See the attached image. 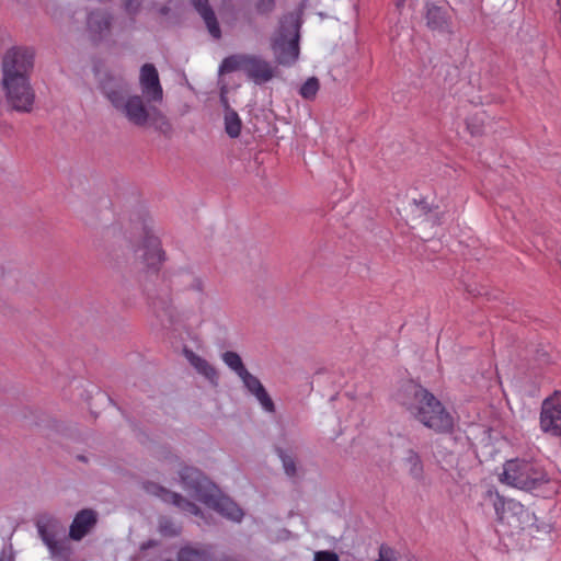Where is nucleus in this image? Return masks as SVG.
I'll return each mask as SVG.
<instances>
[{
    "instance_id": "1",
    "label": "nucleus",
    "mask_w": 561,
    "mask_h": 561,
    "mask_svg": "<svg viewBox=\"0 0 561 561\" xmlns=\"http://www.w3.org/2000/svg\"><path fill=\"white\" fill-rule=\"evenodd\" d=\"M398 401L425 427L437 434L453 433V415L442 401L423 386L413 381L403 383L398 392Z\"/></svg>"
},
{
    "instance_id": "2",
    "label": "nucleus",
    "mask_w": 561,
    "mask_h": 561,
    "mask_svg": "<svg viewBox=\"0 0 561 561\" xmlns=\"http://www.w3.org/2000/svg\"><path fill=\"white\" fill-rule=\"evenodd\" d=\"M172 290L183 300L190 302L198 312H203L207 294L202 277L188 270H182L174 274L172 284L164 290L147 289L150 307L154 316L163 323H172L174 319V307Z\"/></svg>"
},
{
    "instance_id": "3",
    "label": "nucleus",
    "mask_w": 561,
    "mask_h": 561,
    "mask_svg": "<svg viewBox=\"0 0 561 561\" xmlns=\"http://www.w3.org/2000/svg\"><path fill=\"white\" fill-rule=\"evenodd\" d=\"M144 95L134 94L117 111L129 124L138 128L152 127L170 137L173 127L168 117L156 106L147 104Z\"/></svg>"
},
{
    "instance_id": "4",
    "label": "nucleus",
    "mask_w": 561,
    "mask_h": 561,
    "mask_svg": "<svg viewBox=\"0 0 561 561\" xmlns=\"http://www.w3.org/2000/svg\"><path fill=\"white\" fill-rule=\"evenodd\" d=\"M500 480L520 490H533L548 482L549 478L539 463L516 458L504 463Z\"/></svg>"
},
{
    "instance_id": "5",
    "label": "nucleus",
    "mask_w": 561,
    "mask_h": 561,
    "mask_svg": "<svg viewBox=\"0 0 561 561\" xmlns=\"http://www.w3.org/2000/svg\"><path fill=\"white\" fill-rule=\"evenodd\" d=\"M242 71L249 80L262 85L275 77V68L264 58L257 55L236 54L226 57L220 67L219 73Z\"/></svg>"
},
{
    "instance_id": "6",
    "label": "nucleus",
    "mask_w": 561,
    "mask_h": 561,
    "mask_svg": "<svg viewBox=\"0 0 561 561\" xmlns=\"http://www.w3.org/2000/svg\"><path fill=\"white\" fill-rule=\"evenodd\" d=\"M131 248L135 262L148 273L157 274L167 261V253L162 248L161 240L148 226H142L141 233Z\"/></svg>"
},
{
    "instance_id": "7",
    "label": "nucleus",
    "mask_w": 561,
    "mask_h": 561,
    "mask_svg": "<svg viewBox=\"0 0 561 561\" xmlns=\"http://www.w3.org/2000/svg\"><path fill=\"white\" fill-rule=\"evenodd\" d=\"M299 23L294 16H285L272 43L275 60L282 66H291L299 56Z\"/></svg>"
},
{
    "instance_id": "8",
    "label": "nucleus",
    "mask_w": 561,
    "mask_h": 561,
    "mask_svg": "<svg viewBox=\"0 0 561 561\" xmlns=\"http://www.w3.org/2000/svg\"><path fill=\"white\" fill-rule=\"evenodd\" d=\"M1 87L10 111L18 113H31L33 111L36 95L30 79L25 77L2 78Z\"/></svg>"
},
{
    "instance_id": "9",
    "label": "nucleus",
    "mask_w": 561,
    "mask_h": 561,
    "mask_svg": "<svg viewBox=\"0 0 561 561\" xmlns=\"http://www.w3.org/2000/svg\"><path fill=\"white\" fill-rule=\"evenodd\" d=\"M35 51L31 47L14 46L9 48L2 57V78L30 79L34 68Z\"/></svg>"
},
{
    "instance_id": "10",
    "label": "nucleus",
    "mask_w": 561,
    "mask_h": 561,
    "mask_svg": "<svg viewBox=\"0 0 561 561\" xmlns=\"http://www.w3.org/2000/svg\"><path fill=\"white\" fill-rule=\"evenodd\" d=\"M180 481L196 500L206 505H218L214 502L215 485L202 470L192 466H183L179 471Z\"/></svg>"
},
{
    "instance_id": "11",
    "label": "nucleus",
    "mask_w": 561,
    "mask_h": 561,
    "mask_svg": "<svg viewBox=\"0 0 561 561\" xmlns=\"http://www.w3.org/2000/svg\"><path fill=\"white\" fill-rule=\"evenodd\" d=\"M540 428L553 436H561V392L554 391L541 404Z\"/></svg>"
},
{
    "instance_id": "12",
    "label": "nucleus",
    "mask_w": 561,
    "mask_h": 561,
    "mask_svg": "<svg viewBox=\"0 0 561 561\" xmlns=\"http://www.w3.org/2000/svg\"><path fill=\"white\" fill-rule=\"evenodd\" d=\"M101 91L110 101L116 112L124 105L126 100L134 94L130 93V85L123 77L105 75L101 81Z\"/></svg>"
},
{
    "instance_id": "13",
    "label": "nucleus",
    "mask_w": 561,
    "mask_h": 561,
    "mask_svg": "<svg viewBox=\"0 0 561 561\" xmlns=\"http://www.w3.org/2000/svg\"><path fill=\"white\" fill-rule=\"evenodd\" d=\"M101 91L110 101L116 112L124 105L126 100L134 94L130 93V85L123 77L105 75L101 81Z\"/></svg>"
},
{
    "instance_id": "14",
    "label": "nucleus",
    "mask_w": 561,
    "mask_h": 561,
    "mask_svg": "<svg viewBox=\"0 0 561 561\" xmlns=\"http://www.w3.org/2000/svg\"><path fill=\"white\" fill-rule=\"evenodd\" d=\"M139 82L142 95L148 103L162 101L163 90L160 84L158 70L152 64H145L141 67Z\"/></svg>"
},
{
    "instance_id": "15",
    "label": "nucleus",
    "mask_w": 561,
    "mask_h": 561,
    "mask_svg": "<svg viewBox=\"0 0 561 561\" xmlns=\"http://www.w3.org/2000/svg\"><path fill=\"white\" fill-rule=\"evenodd\" d=\"M98 524V513L92 508L79 511L69 528V537L75 541L84 538Z\"/></svg>"
},
{
    "instance_id": "16",
    "label": "nucleus",
    "mask_w": 561,
    "mask_h": 561,
    "mask_svg": "<svg viewBox=\"0 0 561 561\" xmlns=\"http://www.w3.org/2000/svg\"><path fill=\"white\" fill-rule=\"evenodd\" d=\"M87 28L93 42L102 41L111 34L112 15L101 10L90 12Z\"/></svg>"
},
{
    "instance_id": "17",
    "label": "nucleus",
    "mask_w": 561,
    "mask_h": 561,
    "mask_svg": "<svg viewBox=\"0 0 561 561\" xmlns=\"http://www.w3.org/2000/svg\"><path fill=\"white\" fill-rule=\"evenodd\" d=\"M193 5L198 14L203 18L209 34L215 38H221V28L217 16L209 4L208 0H194Z\"/></svg>"
},
{
    "instance_id": "18",
    "label": "nucleus",
    "mask_w": 561,
    "mask_h": 561,
    "mask_svg": "<svg viewBox=\"0 0 561 561\" xmlns=\"http://www.w3.org/2000/svg\"><path fill=\"white\" fill-rule=\"evenodd\" d=\"M425 19L426 25L433 31L445 32L449 27V18L442 7L427 5Z\"/></svg>"
},
{
    "instance_id": "19",
    "label": "nucleus",
    "mask_w": 561,
    "mask_h": 561,
    "mask_svg": "<svg viewBox=\"0 0 561 561\" xmlns=\"http://www.w3.org/2000/svg\"><path fill=\"white\" fill-rule=\"evenodd\" d=\"M160 499L164 503L172 504V505L179 507L180 510L188 512L193 515H198L201 513L199 507L195 503L188 501L180 493L173 492L167 488H165L164 492L162 493V495L160 496Z\"/></svg>"
},
{
    "instance_id": "20",
    "label": "nucleus",
    "mask_w": 561,
    "mask_h": 561,
    "mask_svg": "<svg viewBox=\"0 0 561 561\" xmlns=\"http://www.w3.org/2000/svg\"><path fill=\"white\" fill-rule=\"evenodd\" d=\"M214 502L218 505H207L208 507H211L222 515L228 516L231 519L240 520L242 517V511L229 499L227 497H219L214 493Z\"/></svg>"
},
{
    "instance_id": "21",
    "label": "nucleus",
    "mask_w": 561,
    "mask_h": 561,
    "mask_svg": "<svg viewBox=\"0 0 561 561\" xmlns=\"http://www.w3.org/2000/svg\"><path fill=\"white\" fill-rule=\"evenodd\" d=\"M187 358L191 365L203 376H205L210 381L217 379L218 374L214 366H211L205 358L196 355L193 352H190Z\"/></svg>"
},
{
    "instance_id": "22",
    "label": "nucleus",
    "mask_w": 561,
    "mask_h": 561,
    "mask_svg": "<svg viewBox=\"0 0 561 561\" xmlns=\"http://www.w3.org/2000/svg\"><path fill=\"white\" fill-rule=\"evenodd\" d=\"M405 463L409 466V473L413 479L417 481H422L424 479L423 462L420 455L415 450H408Z\"/></svg>"
},
{
    "instance_id": "23",
    "label": "nucleus",
    "mask_w": 561,
    "mask_h": 561,
    "mask_svg": "<svg viewBox=\"0 0 561 561\" xmlns=\"http://www.w3.org/2000/svg\"><path fill=\"white\" fill-rule=\"evenodd\" d=\"M121 228L118 227H108L102 231L101 239L96 247L103 252H111L114 250V239H121Z\"/></svg>"
},
{
    "instance_id": "24",
    "label": "nucleus",
    "mask_w": 561,
    "mask_h": 561,
    "mask_svg": "<svg viewBox=\"0 0 561 561\" xmlns=\"http://www.w3.org/2000/svg\"><path fill=\"white\" fill-rule=\"evenodd\" d=\"M241 127L242 122L236 111L229 110L228 113H225V130L229 135V137H239L241 133Z\"/></svg>"
},
{
    "instance_id": "25",
    "label": "nucleus",
    "mask_w": 561,
    "mask_h": 561,
    "mask_svg": "<svg viewBox=\"0 0 561 561\" xmlns=\"http://www.w3.org/2000/svg\"><path fill=\"white\" fill-rule=\"evenodd\" d=\"M224 363L231 368L239 377L242 376L248 369L245 368L240 355L232 351H227L222 354Z\"/></svg>"
},
{
    "instance_id": "26",
    "label": "nucleus",
    "mask_w": 561,
    "mask_h": 561,
    "mask_svg": "<svg viewBox=\"0 0 561 561\" xmlns=\"http://www.w3.org/2000/svg\"><path fill=\"white\" fill-rule=\"evenodd\" d=\"M320 89L319 79L316 77L308 78L299 89V94L302 99L312 101L316 99Z\"/></svg>"
},
{
    "instance_id": "27",
    "label": "nucleus",
    "mask_w": 561,
    "mask_h": 561,
    "mask_svg": "<svg viewBox=\"0 0 561 561\" xmlns=\"http://www.w3.org/2000/svg\"><path fill=\"white\" fill-rule=\"evenodd\" d=\"M276 454L279 457V459L282 460L283 468H284L286 476L289 478H295L298 472L295 457L287 454L282 448H276Z\"/></svg>"
},
{
    "instance_id": "28",
    "label": "nucleus",
    "mask_w": 561,
    "mask_h": 561,
    "mask_svg": "<svg viewBox=\"0 0 561 561\" xmlns=\"http://www.w3.org/2000/svg\"><path fill=\"white\" fill-rule=\"evenodd\" d=\"M252 396L255 397V399L259 401V403L261 404V407L264 411H266L268 413L276 412L275 403L272 400L268 392L266 391V389L264 388V386L261 387L260 389H257L256 391H254V393Z\"/></svg>"
},
{
    "instance_id": "29",
    "label": "nucleus",
    "mask_w": 561,
    "mask_h": 561,
    "mask_svg": "<svg viewBox=\"0 0 561 561\" xmlns=\"http://www.w3.org/2000/svg\"><path fill=\"white\" fill-rule=\"evenodd\" d=\"M467 128L472 136H482L484 133V113L472 115L467 121Z\"/></svg>"
},
{
    "instance_id": "30",
    "label": "nucleus",
    "mask_w": 561,
    "mask_h": 561,
    "mask_svg": "<svg viewBox=\"0 0 561 561\" xmlns=\"http://www.w3.org/2000/svg\"><path fill=\"white\" fill-rule=\"evenodd\" d=\"M48 549L54 557H59L62 559H67L71 554V548L65 540L56 539L54 542H51V545H49Z\"/></svg>"
},
{
    "instance_id": "31",
    "label": "nucleus",
    "mask_w": 561,
    "mask_h": 561,
    "mask_svg": "<svg viewBox=\"0 0 561 561\" xmlns=\"http://www.w3.org/2000/svg\"><path fill=\"white\" fill-rule=\"evenodd\" d=\"M240 379L242 380L244 387L251 394H253L254 391L263 387L260 379L256 376L252 375L249 370L243 373L242 376H240Z\"/></svg>"
},
{
    "instance_id": "32",
    "label": "nucleus",
    "mask_w": 561,
    "mask_h": 561,
    "mask_svg": "<svg viewBox=\"0 0 561 561\" xmlns=\"http://www.w3.org/2000/svg\"><path fill=\"white\" fill-rule=\"evenodd\" d=\"M276 0H257L254 4L255 12L261 16H268L275 10Z\"/></svg>"
},
{
    "instance_id": "33",
    "label": "nucleus",
    "mask_w": 561,
    "mask_h": 561,
    "mask_svg": "<svg viewBox=\"0 0 561 561\" xmlns=\"http://www.w3.org/2000/svg\"><path fill=\"white\" fill-rule=\"evenodd\" d=\"M144 489L146 490L147 493L152 494L158 497H160L165 490L164 486L160 485L157 482H152V481L145 482Z\"/></svg>"
},
{
    "instance_id": "34",
    "label": "nucleus",
    "mask_w": 561,
    "mask_h": 561,
    "mask_svg": "<svg viewBox=\"0 0 561 561\" xmlns=\"http://www.w3.org/2000/svg\"><path fill=\"white\" fill-rule=\"evenodd\" d=\"M38 533L47 547L56 540L55 534L45 525H38Z\"/></svg>"
},
{
    "instance_id": "35",
    "label": "nucleus",
    "mask_w": 561,
    "mask_h": 561,
    "mask_svg": "<svg viewBox=\"0 0 561 561\" xmlns=\"http://www.w3.org/2000/svg\"><path fill=\"white\" fill-rule=\"evenodd\" d=\"M123 5L129 15H135L141 7V0H123Z\"/></svg>"
},
{
    "instance_id": "36",
    "label": "nucleus",
    "mask_w": 561,
    "mask_h": 561,
    "mask_svg": "<svg viewBox=\"0 0 561 561\" xmlns=\"http://www.w3.org/2000/svg\"><path fill=\"white\" fill-rule=\"evenodd\" d=\"M313 561H339V556L334 551H318L314 553Z\"/></svg>"
},
{
    "instance_id": "37",
    "label": "nucleus",
    "mask_w": 561,
    "mask_h": 561,
    "mask_svg": "<svg viewBox=\"0 0 561 561\" xmlns=\"http://www.w3.org/2000/svg\"><path fill=\"white\" fill-rule=\"evenodd\" d=\"M220 103L222 104V106L225 108V113H228L229 110H232L230 107L228 98L226 96V90L225 89H222L221 92H220Z\"/></svg>"
},
{
    "instance_id": "38",
    "label": "nucleus",
    "mask_w": 561,
    "mask_h": 561,
    "mask_svg": "<svg viewBox=\"0 0 561 561\" xmlns=\"http://www.w3.org/2000/svg\"><path fill=\"white\" fill-rule=\"evenodd\" d=\"M419 207H420V209H421L424 214H427V213H430V211H431V207H430V205H428L426 202H424V201L420 202Z\"/></svg>"
},
{
    "instance_id": "39",
    "label": "nucleus",
    "mask_w": 561,
    "mask_h": 561,
    "mask_svg": "<svg viewBox=\"0 0 561 561\" xmlns=\"http://www.w3.org/2000/svg\"><path fill=\"white\" fill-rule=\"evenodd\" d=\"M376 561H390L389 559H386L385 556H383V548L381 547L380 548V558Z\"/></svg>"
},
{
    "instance_id": "40",
    "label": "nucleus",
    "mask_w": 561,
    "mask_h": 561,
    "mask_svg": "<svg viewBox=\"0 0 561 561\" xmlns=\"http://www.w3.org/2000/svg\"><path fill=\"white\" fill-rule=\"evenodd\" d=\"M494 506H495L496 514L499 515V518L502 519L503 517L500 512V505L497 503H495Z\"/></svg>"
},
{
    "instance_id": "41",
    "label": "nucleus",
    "mask_w": 561,
    "mask_h": 561,
    "mask_svg": "<svg viewBox=\"0 0 561 561\" xmlns=\"http://www.w3.org/2000/svg\"><path fill=\"white\" fill-rule=\"evenodd\" d=\"M78 459L81 461H87V458L84 456H78Z\"/></svg>"
},
{
    "instance_id": "42",
    "label": "nucleus",
    "mask_w": 561,
    "mask_h": 561,
    "mask_svg": "<svg viewBox=\"0 0 561 561\" xmlns=\"http://www.w3.org/2000/svg\"><path fill=\"white\" fill-rule=\"evenodd\" d=\"M192 554H193L194 557H198V553H197V552H192Z\"/></svg>"
},
{
    "instance_id": "43",
    "label": "nucleus",
    "mask_w": 561,
    "mask_h": 561,
    "mask_svg": "<svg viewBox=\"0 0 561 561\" xmlns=\"http://www.w3.org/2000/svg\"><path fill=\"white\" fill-rule=\"evenodd\" d=\"M0 561H3L2 559H0Z\"/></svg>"
},
{
    "instance_id": "44",
    "label": "nucleus",
    "mask_w": 561,
    "mask_h": 561,
    "mask_svg": "<svg viewBox=\"0 0 561 561\" xmlns=\"http://www.w3.org/2000/svg\"><path fill=\"white\" fill-rule=\"evenodd\" d=\"M181 561H185V560L182 559Z\"/></svg>"
}]
</instances>
